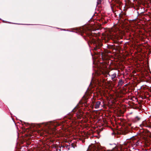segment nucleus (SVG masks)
I'll use <instances>...</instances> for the list:
<instances>
[{"label":"nucleus","instance_id":"12","mask_svg":"<svg viewBox=\"0 0 151 151\" xmlns=\"http://www.w3.org/2000/svg\"><path fill=\"white\" fill-rule=\"evenodd\" d=\"M72 113H70V114L69 115H72Z\"/></svg>","mask_w":151,"mask_h":151},{"label":"nucleus","instance_id":"1","mask_svg":"<svg viewBox=\"0 0 151 151\" xmlns=\"http://www.w3.org/2000/svg\"><path fill=\"white\" fill-rule=\"evenodd\" d=\"M44 124L45 127V131L48 133H49L50 132L53 130L57 125V124L52 122L45 123Z\"/></svg>","mask_w":151,"mask_h":151},{"label":"nucleus","instance_id":"6","mask_svg":"<svg viewBox=\"0 0 151 151\" xmlns=\"http://www.w3.org/2000/svg\"><path fill=\"white\" fill-rule=\"evenodd\" d=\"M124 83V81L122 79H120L119 81L118 85L119 86H121L123 85Z\"/></svg>","mask_w":151,"mask_h":151},{"label":"nucleus","instance_id":"11","mask_svg":"<svg viewBox=\"0 0 151 151\" xmlns=\"http://www.w3.org/2000/svg\"><path fill=\"white\" fill-rule=\"evenodd\" d=\"M93 151H98V150H94Z\"/></svg>","mask_w":151,"mask_h":151},{"label":"nucleus","instance_id":"7","mask_svg":"<svg viewBox=\"0 0 151 151\" xmlns=\"http://www.w3.org/2000/svg\"><path fill=\"white\" fill-rule=\"evenodd\" d=\"M127 4L129 6V7L132 6V2L129 0H128L127 2Z\"/></svg>","mask_w":151,"mask_h":151},{"label":"nucleus","instance_id":"4","mask_svg":"<svg viewBox=\"0 0 151 151\" xmlns=\"http://www.w3.org/2000/svg\"><path fill=\"white\" fill-rule=\"evenodd\" d=\"M78 108L77 107H75L72 111V112H75V114L76 115H79V114L78 113L79 111V110H78Z\"/></svg>","mask_w":151,"mask_h":151},{"label":"nucleus","instance_id":"3","mask_svg":"<svg viewBox=\"0 0 151 151\" xmlns=\"http://www.w3.org/2000/svg\"><path fill=\"white\" fill-rule=\"evenodd\" d=\"M139 126L141 127H150V126L148 124L146 120L143 121L142 123L139 125Z\"/></svg>","mask_w":151,"mask_h":151},{"label":"nucleus","instance_id":"13","mask_svg":"<svg viewBox=\"0 0 151 151\" xmlns=\"http://www.w3.org/2000/svg\"><path fill=\"white\" fill-rule=\"evenodd\" d=\"M114 145V146H114V147H116L115 145Z\"/></svg>","mask_w":151,"mask_h":151},{"label":"nucleus","instance_id":"9","mask_svg":"<svg viewBox=\"0 0 151 151\" xmlns=\"http://www.w3.org/2000/svg\"><path fill=\"white\" fill-rule=\"evenodd\" d=\"M140 142L139 141H137L136 142H134V145H135V146H136L138 145L139 144Z\"/></svg>","mask_w":151,"mask_h":151},{"label":"nucleus","instance_id":"2","mask_svg":"<svg viewBox=\"0 0 151 151\" xmlns=\"http://www.w3.org/2000/svg\"><path fill=\"white\" fill-rule=\"evenodd\" d=\"M107 75L111 77V79L113 81L115 82L116 81V80L115 79V78L116 77L117 75L116 73H114L112 75H110L109 73H108L107 74Z\"/></svg>","mask_w":151,"mask_h":151},{"label":"nucleus","instance_id":"10","mask_svg":"<svg viewBox=\"0 0 151 151\" xmlns=\"http://www.w3.org/2000/svg\"><path fill=\"white\" fill-rule=\"evenodd\" d=\"M101 1V0H97V4H100Z\"/></svg>","mask_w":151,"mask_h":151},{"label":"nucleus","instance_id":"5","mask_svg":"<svg viewBox=\"0 0 151 151\" xmlns=\"http://www.w3.org/2000/svg\"><path fill=\"white\" fill-rule=\"evenodd\" d=\"M101 102L100 101H98L97 102L95 105V108L96 109H98L101 104Z\"/></svg>","mask_w":151,"mask_h":151},{"label":"nucleus","instance_id":"8","mask_svg":"<svg viewBox=\"0 0 151 151\" xmlns=\"http://www.w3.org/2000/svg\"><path fill=\"white\" fill-rule=\"evenodd\" d=\"M140 119V118L138 116H137L134 119V121L135 122H137Z\"/></svg>","mask_w":151,"mask_h":151}]
</instances>
